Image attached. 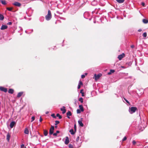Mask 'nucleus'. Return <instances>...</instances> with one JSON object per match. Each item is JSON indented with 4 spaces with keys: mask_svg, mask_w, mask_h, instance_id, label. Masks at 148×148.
I'll return each instance as SVG.
<instances>
[{
    "mask_svg": "<svg viewBox=\"0 0 148 148\" xmlns=\"http://www.w3.org/2000/svg\"><path fill=\"white\" fill-rule=\"evenodd\" d=\"M79 100L81 103H82L83 102V99L82 97L80 98Z\"/></svg>",
    "mask_w": 148,
    "mask_h": 148,
    "instance_id": "2f4dec72",
    "label": "nucleus"
},
{
    "mask_svg": "<svg viewBox=\"0 0 148 148\" xmlns=\"http://www.w3.org/2000/svg\"><path fill=\"white\" fill-rule=\"evenodd\" d=\"M60 133V131H59L57 130L56 132V133L57 134L58 133Z\"/></svg>",
    "mask_w": 148,
    "mask_h": 148,
    "instance_id": "6e6d98bb",
    "label": "nucleus"
},
{
    "mask_svg": "<svg viewBox=\"0 0 148 148\" xmlns=\"http://www.w3.org/2000/svg\"><path fill=\"white\" fill-rule=\"evenodd\" d=\"M101 18H102V17L101 16L100 18H99V20L100 21V22H101Z\"/></svg>",
    "mask_w": 148,
    "mask_h": 148,
    "instance_id": "864d4df0",
    "label": "nucleus"
},
{
    "mask_svg": "<svg viewBox=\"0 0 148 148\" xmlns=\"http://www.w3.org/2000/svg\"><path fill=\"white\" fill-rule=\"evenodd\" d=\"M0 90L2 91L6 92L7 91V89L2 86H0Z\"/></svg>",
    "mask_w": 148,
    "mask_h": 148,
    "instance_id": "423d86ee",
    "label": "nucleus"
},
{
    "mask_svg": "<svg viewBox=\"0 0 148 148\" xmlns=\"http://www.w3.org/2000/svg\"><path fill=\"white\" fill-rule=\"evenodd\" d=\"M121 67L122 68H125V67L124 66H122Z\"/></svg>",
    "mask_w": 148,
    "mask_h": 148,
    "instance_id": "bf43d9fd",
    "label": "nucleus"
},
{
    "mask_svg": "<svg viewBox=\"0 0 148 148\" xmlns=\"http://www.w3.org/2000/svg\"><path fill=\"white\" fill-rule=\"evenodd\" d=\"M55 122V125H57L58 124L60 123L59 121H56Z\"/></svg>",
    "mask_w": 148,
    "mask_h": 148,
    "instance_id": "72a5a7b5",
    "label": "nucleus"
},
{
    "mask_svg": "<svg viewBox=\"0 0 148 148\" xmlns=\"http://www.w3.org/2000/svg\"><path fill=\"white\" fill-rule=\"evenodd\" d=\"M79 109L82 112H83L84 111V108L83 106L82 105H80L79 106Z\"/></svg>",
    "mask_w": 148,
    "mask_h": 148,
    "instance_id": "6ab92c4d",
    "label": "nucleus"
},
{
    "mask_svg": "<svg viewBox=\"0 0 148 148\" xmlns=\"http://www.w3.org/2000/svg\"><path fill=\"white\" fill-rule=\"evenodd\" d=\"M42 118L40 116V119L39 121H40V122H41L42 121Z\"/></svg>",
    "mask_w": 148,
    "mask_h": 148,
    "instance_id": "8fccbe9b",
    "label": "nucleus"
},
{
    "mask_svg": "<svg viewBox=\"0 0 148 148\" xmlns=\"http://www.w3.org/2000/svg\"><path fill=\"white\" fill-rule=\"evenodd\" d=\"M44 17H40V21H43L44 20Z\"/></svg>",
    "mask_w": 148,
    "mask_h": 148,
    "instance_id": "c9c22d12",
    "label": "nucleus"
},
{
    "mask_svg": "<svg viewBox=\"0 0 148 148\" xmlns=\"http://www.w3.org/2000/svg\"><path fill=\"white\" fill-rule=\"evenodd\" d=\"M69 148H73V146L72 145L69 144Z\"/></svg>",
    "mask_w": 148,
    "mask_h": 148,
    "instance_id": "a19ab883",
    "label": "nucleus"
},
{
    "mask_svg": "<svg viewBox=\"0 0 148 148\" xmlns=\"http://www.w3.org/2000/svg\"><path fill=\"white\" fill-rule=\"evenodd\" d=\"M53 135L54 136H56L57 135V134L56 133H53Z\"/></svg>",
    "mask_w": 148,
    "mask_h": 148,
    "instance_id": "09e8293b",
    "label": "nucleus"
},
{
    "mask_svg": "<svg viewBox=\"0 0 148 148\" xmlns=\"http://www.w3.org/2000/svg\"><path fill=\"white\" fill-rule=\"evenodd\" d=\"M19 28H20V29L21 30V29H22L21 27H19Z\"/></svg>",
    "mask_w": 148,
    "mask_h": 148,
    "instance_id": "0e129e2a",
    "label": "nucleus"
},
{
    "mask_svg": "<svg viewBox=\"0 0 148 148\" xmlns=\"http://www.w3.org/2000/svg\"><path fill=\"white\" fill-rule=\"evenodd\" d=\"M67 117L69 119H70V117L69 116H71L72 115V113L71 111H69L66 113Z\"/></svg>",
    "mask_w": 148,
    "mask_h": 148,
    "instance_id": "ddd939ff",
    "label": "nucleus"
},
{
    "mask_svg": "<svg viewBox=\"0 0 148 148\" xmlns=\"http://www.w3.org/2000/svg\"><path fill=\"white\" fill-rule=\"evenodd\" d=\"M23 92H18L17 96V97L19 98L21 97L23 94Z\"/></svg>",
    "mask_w": 148,
    "mask_h": 148,
    "instance_id": "2eb2a0df",
    "label": "nucleus"
},
{
    "mask_svg": "<svg viewBox=\"0 0 148 148\" xmlns=\"http://www.w3.org/2000/svg\"><path fill=\"white\" fill-rule=\"evenodd\" d=\"M8 26L6 25H3L1 28V30H4L5 29H6L8 28Z\"/></svg>",
    "mask_w": 148,
    "mask_h": 148,
    "instance_id": "1a4fd4ad",
    "label": "nucleus"
},
{
    "mask_svg": "<svg viewBox=\"0 0 148 148\" xmlns=\"http://www.w3.org/2000/svg\"><path fill=\"white\" fill-rule=\"evenodd\" d=\"M48 113H49V112L48 111H47L45 112V113L46 114H48Z\"/></svg>",
    "mask_w": 148,
    "mask_h": 148,
    "instance_id": "4d7b16f0",
    "label": "nucleus"
},
{
    "mask_svg": "<svg viewBox=\"0 0 148 148\" xmlns=\"http://www.w3.org/2000/svg\"><path fill=\"white\" fill-rule=\"evenodd\" d=\"M83 89H81L80 91V93L82 94V97L84 96V93L83 92Z\"/></svg>",
    "mask_w": 148,
    "mask_h": 148,
    "instance_id": "c85d7f7f",
    "label": "nucleus"
},
{
    "mask_svg": "<svg viewBox=\"0 0 148 148\" xmlns=\"http://www.w3.org/2000/svg\"><path fill=\"white\" fill-rule=\"evenodd\" d=\"M24 133L25 134H29V131L27 128H25L24 130Z\"/></svg>",
    "mask_w": 148,
    "mask_h": 148,
    "instance_id": "aec40b11",
    "label": "nucleus"
},
{
    "mask_svg": "<svg viewBox=\"0 0 148 148\" xmlns=\"http://www.w3.org/2000/svg\"><path fill=\"white\" fill-rule=\"evenodd\" d=\"M89 14L88 12H85L84 13V16L85 18L87 19V17L88 16H89Z\"/></svg>",
    "mask_w": 148,
    "mask_h": 148,
    "instance_id": "9d476101",
    "label": "nucleus"
},
{
    "mask_svg": "<svg viewBox=\"0 0 148 148\" xmlns=\"http://www.w3.org/2000/svg\"><path fill=\"white\" fill-rule=\"evenodd\" d=\"M81 110L79 109H77V113L78 114L80 113H81Z\"/></svg>",
    "mask_w": 148,
    "mask_h": 148,
    "instance_id": "f704fd0d",
    "label": "nucleus"
},
{
    "mask_svg": "<svg viewBox=\"0 0 148 148\" xmlns=\"http://www.w3.org/2000/svg\"><path fill=\"white\" fill-rule=\"evenodd\" d=\"M143 22L145 24H146L148 23V20L144 19L143 20Z\"/></svg>",
    "mask_w": 148,
    "mask_h": 148,
    "instance_id": "4be33fe9",
    "label": "nucleus"
},
{
    "mask_svg": "<svg viewBox=\"0 0 148 148\" xmlns=\"http://www.w3.org/2000/svg\"><path fill=\"white\" fill-rule=\"evenodd\" d=\"M116 1L119 3H123L125 0H116Z\"/></svg>",
    "mask_w": 148,
    "mask_h": 148,
    "instance_id": "393cba45",
    "label": "nucleus"
},
{
    "mask_svg": "<svg viewBox=\"0 0 148 148\" xmlns=\"http://www.w3.org/2000/svg\"><path fill=\"white\" fill-rule=\"evenodd\" d=\"M13 4L15 6L18 7H19L21 5V4L18 2H15L13 3Z\"/></svg>",
    "mask_w": 148,
    "mask_h": 148,
    "instance_id": "6e6552de",
    "label": "nucleus"
},
{
    "mask_svg": "<svg viewBox=\"0 0 148 148\" xmlns=\"http://www.w3.org/2000/svg\"><path fill=\"white\" fill-rule=\"evenodd\" d=\"M69 143V140L68 137H66L65 141V144L66 145L68 144Z\"/></svg>",
    "mask_w": 148,
    "mask_h": 148,
    "instance_id": "4468645a",
    "label": "nucleus"
},
{
    "mask_svg": "<svg viewBox=\"0 0 148 148\" xmlns=\"http://www.w3.org/2000/svg\"><path fill=\"white\" fill-rule=\"evenodd\" d=\"M123 98L125 101L129 105H130V103L129 102V101H128L125 98Z\"/></svg>",
    "mask_w": 148,
    "mask_h": 148,
    "instance_id": "c756f323",
    "label": "nucleus"
},
{
    "mask_svg": "<svg viewBox=\"0 0 148 148\" xmlns=\"http://www.w3.org/2000/svg\"><path fill=\"white\" fill-rule=\"evenodd\" d=\"M91 18H89V20H91Z\"/></svg>",
    "mask_w": 148,
    "mask_h": 148,
    "instance_id": "69168bd1",
    "label": "nucleus"
},
{
    "mask_svg": "<svg viewBox=\"0 0 148 148\" xmlns=\"http://www.w3.org/2000/svg\"><path fill=\"white\" fill-rule=\"evenodd\" d=\"M137 110V108L136 107H132L129 109V111L131 114L135 112Z\"/></svg>",
    "mask_w": 148,
    "mask_h": 148,
    "instance_id": "7ed1b4c3",
    "label": "nucleus"
},
{
    "mask_svg": "<svg viewBox=\"0 0 148 148\" xmlns=\"http://www.w3.org/2000/svg\"><path fill=\"white\" fill-rule=\"evenodd\" d=\"M54 130V127L52 125H51V127L49 130V134L50 135H51L53 134Z\"/></svg>",
    "mask_w": 148,
    "mask_h": 148,
    "instance_id": "20e7f679",
    "label": "nucleus"
},
{
    "mask_svg": "<svg viewBox=\"0 0 148 148\" xmlns=\"http://www.w3.org/2000/svg\"><path fill=\"white\" fill-rule=\"evenodd\" d=\"M7 25H11L12 24V23L11 22H8L7 23Z\"/></svg>",
    "mask_w": 148,
    "mask_h": 148,
    "instance_id": "a18cd8bd",
    "label": "nucleus"
},
{
    "mask_svg": "<svg viewBox=\"0 0 148 148\" xmlns=\"http://www.w3.org/2000/svg\"><path fill=\"white\" fill-rule=\"evenodd\" d=\"M131 47L132 48H133L134 47V46L133 45H132L131 46Z\"/></svg>",
    "mask_w": 148,
    "mask_h": 148,
    "instance_id": "3c124183",
    "label": "nucleus"
},
{
    "mask_svg": "<svg viewBox=\"0 0 148 148\" xmlns=\"http://www.w3.org/2000/svg\"><path fill=\"white\" fill-rule=\"evenodd\" d=\"M48 134V131L47 130H44V134L45 136H47V135Z\"/></svg>",
    "mask_w": 148,
    "mask_h": 148,
    "instance_id": "5701e85b",
    "label": "nucleus"
},
{
    "mask_svg": "<svg viewBox=\"0 0 148 148\" xmlns=\"http://www.w3.org/2000/svg\"><path fill=\"white\" fill-rule=\"evenodd\" d=\"M125 56V54L123 53L119 55L118 57V58L119 60H121Z\"/></svg>",
    "mask_w": 148,
    "mask_h": 148,
    "instance_id": "0eeeda50",
    "label": "nucleus"
},
{
    "mask_svg": "<svg viewBox=\"0 0 148 148\" xmlns=\"http://www.w3.org/2000/svg\"><path fill=\"white\" fill-rule=\"evenodd\" d=\"M143 36L144 37H146L147 36V34L146 32H144L143 34Z\"/></svg>",
    "mask_w": 148,
    "mask_h": 148,
    "instance_id": "7c9ffc66",
    "label": "nucleus"
},
{
    "mask_svg": "<svg viewBox=\"0 0 148 148\" xmlns=\"http://www.w3.org/2000/svg\"><path fill=\"white\" fill-rule=\"evenodd\" d=\"M14 90L13 89L10 88L8 90V92L9 93L12 94L14 93Z\"/></svg>",
    "mask_w": 148,
    "mask_h": 148,
    "instance_id": "f3484780",
    "label": "nucleus"
},
{
    "mask_svg": "<svg viewBox=\"0 0 148 148\" xmlns=\"http://www.w3.org/2000/svg\"><path fill=\"white\" fill-rule=\"evenodd\" d=\"M25 32H26V33H27V34L30 33H28V32H27V31H25Z\"/></svg>",
    "mask_w": 148,
    "mask_h": 148,
    "instance_id": "052dcab7",
    "label": "nucleus"
},
{
    "mask_svg": "<svg viewBox=\"0 0 148 148\" xmlns=\"http://www.w3.org/2000/svg\"><path fill=\"white\" fill-rule=\"evenodd\" d=\"M69 132L71 133V134L72 135L74 134L75 132H74L73 129H71L69 130Z\"/></svg>",
    "mask_w": 148,
    "mask_h": 148,
    "instance_id": "b1692460",
    "label": "nucleus"
},
{
    "mask_svg": "<svg viewBox=\"0 0 148 148\" xmlns=\"http://www.w3.org/2000/svg\"><path fill=\"white\" fill-rule=\"evenodd\" d=\"M65 107L64 106H63L62 107V108H60V110L62 111V113L63 114H64L66 112V110L65 109Z\"/></svg>",
    "mask_w": 148,
    "mask_h": 148,
    "instance_id": "9b49d317",
    "label": "nucleus"
},
{
    "mask_svg": "<svg viewBox=\"0 0 148 148\" xmlns=\"http://www.w3.org/2000/svg\"><path fill=\"white\" fill-rule=\"evenodd\" d=\"M56 116L57 117H58L60 119L62 118V116L60 115V114L59 113H57L56 114Z\"/></svg>",
    "mask_w": 148,
    "mask_h": 148,
    "instance_id": "cd10ccee",
    "label": "nucleus"
},
{
    "mask_svg": "<svg viewBox=\"0 0 148 148\" xmlns=\"http://www.w3.org/2000/svg\"><path fill=\"white\" fill-rule=\"evenodd\" d=\"M4 18L3 15L1 14H0V20H3Z\"/></svg>",
    "mask_w": 148,
    "mask_h": 148,
    "instance_id": "a878e982",
    "label": "nucleus"
},
{
    "mask_svg": "<svg viewBox=\"0 0 148 148\" xmlns=\"http://www.w3.org/2000/svg\"><path fill=\"white\" fill-rule=\"evenodd\" d=\"M78 123L79 125L81 127H82L84 126V124L81 121L79 120L78 121Z\"/></svg>",
    "mask_w": 148,
    "mask_h": 148,
    "instance_id": "a211bd4d",
    "label": "nucleus"
},
{
    "mask_svg": "<svg viewBox=\"0 0 148 148\" xmlns=\"http://www.w3.org/2000/svg\"><path fill=\"white\" fill-rule=\"evenodd\" d=\"M32 120L31 122L33 121L35 119V117L34 116H33L32 117Z\"/></svg>",
    "mask_w": 148,
    "mask_h": 148,
    "instance_id": "79ce46f5",
    "label": "nucleus"
},
{
    "mask_svg": "<svg viewBox=\"0 0 148 148\" xmlns=\"http://www.w3.org/2000/svg\"><path fill=\"white\" fill-rule=\"evenodd\" d=\"M127 139V137L126 136H125L122 140V141L125 140Z\"/></svg>",
    "mask_w": 148,
    "mask_h": 148,
    "instance_id": "ea45409f",
    "label": "nucleus"
},
{
    "mask_svg": "<svg viewBox=\"0 0 148 148\" xmlns=\"http://www.w3.org/2000/svg\"><path fill=\"white\" fill-rule=\"evenodd\" d=\"M141 5H142L143 6H144L145 5V3L144 2H142Z\"/></svg>",
    "mask_w": 148,
    "mask_h": 148,
    "instance_id": "de8ad7c7",
    "label": "nucleus"
},
{
    "mask_svg": "<svg viewBox=\"0 0 148 148\" xmlns=\"http://www.w3.org/2000/svg\"><path fill=\"white\" fill-rule=\"evenodd\" d=\"M10 137V135L9 133H8L7 135V140L8 142H9Z\"/></svg>",
    "mask_w": 148,
    "mask_h": 148,
    "instance_id": "dca6fc26",
    "label": "nucleus"
},
{
    "mask_svg": "<svg viewBox=\"0 0 148 148\" xmlns=\"http://www.w3.org/2000/svg\"><path fill=\"white\" fill-rule=\"evenodd\" d=\"M94 23H95V21L94 22Z\"/></svg>",
    "mask_w": 148,
    "mask_h": 148,
    "instance_id": "774afa93",
    "label": "nucleus"
},
{
    "mask_svg": "<svg viewBox=\"0 0 148 148\" xmlns=\"http://www.w3.org/2000/svg\"><path fill=\"white\" fill-rule=\"evenodd\" d=\"M82 83L81 82V81H79V83L78 84H79L80 85H82Z\"/></svg>",
    "mask_w": 148,
    "mask_h": 148,
    "instance_id": "49530a36",
    "label": "nucleus"
},
{
    "mask_svg": "<svg viewBox=\"0 0 148 148\" xmlns=\"http://www.w3.org/2000/svg\"><path fill=\"white\" fill-rule=\"evenodd\" d=\"M1 2L2 4L4 5L6 4V1L5 0H1Z\"/></svg>",
    "mask_w": 148,
    "mask_h": 148,
    "instance_id": "bb28decb",
    "label": "nucleus"
},
{
    "mask_svg": "<svg viewBox=\"0 0 148 148\" xmlns=\"http://www.w3.org/2000/svg\"><path fill=\"white\" fill-rule=\"evenodd\" d=\"M132 143L134 145H135L136 144V142L135 140H133L132 141Z\"/></svg>",
    "mask_w": 148,
    "mask_h": 148,
    "instance_id": "4c0bfd02",
    "label": "nucleus"
},
{
    "mask_svg": "<svg viewBox=\"0 0 148 148\" xmlns=\"http://www.w3.org/2000/svg\"><path fill=\"white\" fill-rule=\"evenodd\" d=\"M87 73H85V75H85H85H87Z\"/></svg>",
    "mask_w": 148,
    "mask_h": 148,
    "instance_id": "680f3d73",
    "label": "nucleus"
},
{
    "mask_svg": "<svg viewBox=\"0 0 148 148\" xmlns=\"http://www.w3.org/2000/svg\"><path fill=\"white\" fill-rule=\"evenodd\" d=\"M101 13H102V12H101V10L100 8H98L97 9V11L96 12V14H99V15H97V17H96L95 18V19L96 20H98V19L99 18V17H100L99 15L101 14Z\"/></svg>",
    "mask_w": 148,
    "mask_h": 148,
    "instance_id": "f03ea898",
    "label": "nucleus"
},
{
    "mask_svg": "<svg viewBox=\"0 0 148 148\" xmlns=\"http://www.w3.org/2000/svg\"><path fill=\"white\" fill-rule=\"evenodd\" d=\"M24 146V145L23 144L21 145V147H23Z\"/></svg>",
    "mask_w": 148,
    "mask_h": 148,
    "instance_id": "13d9d810",
    "label": "nucleus"
},
{
    "mask_svg": "<svg viewBox=\"0 0 148 148\" xmlns=\"http://www.w3.org/2000/svg\"><path fill=\"white\" fill-rule=\"evenodd\" d=\"M80 88V85L79 84H78L77 87L78 89H79Z\"/></svg>",
    "mask_w": 148,
    "mask_h": 148,
    "instance_id": "603ef678",
    "label": "nucleus"
},
{
    "mask_svg": "<svg viewBox=\"0 0 148 148\" xmlns=\"http://www.w3.org/2000/svg\"><path fill=\"white\" fill-rule=\"evenodd\" d=\"M101 74H98V75H97L96 74H95L94 76V78H95V80H97L98 79L101 77Z\"/></svg>",
    "mask_w": 148,
    "mask_h": 148,
    "instance_id": "39448f33",
    "label": "nucleus"
},
{
    "mask_svg": "<svg viewBox=\"0 0 148 148\" xmlns=\"http://www.w3.org/2000/svg\"><path fill=\"white\" fill-rule=\"evenodd\" d=\"M95 13V12H94V11H92V14H94Z\"/></svg>",
    "mask_w": 148,
    "mask_h": 148,
    "instance_id": "e2e57ef3",
    "label": "nucleus"
},
{
    "mask_svg": "<svg viewBox=\"0 0 148 148\" xmlns=\"http://www.w3.org/2000/svg\"><path fill=\"white\" fill-rule=\"evenodd\" d=\"M15 122L14 121L11 122L10 124V127L11 128H12L15 124Z\"/></svg>",
    "mask_w": 148,
    "mask_h": 148,
    "instance_id": "f8f14e48",
    "label": "nucleus"
},
{
    "mask_svg": "<svg viewBox=\"0 0 148 148\" xmlns=\"http://www.w3.org/2000/svg\"><path fill=\"white\" fill-rule=\"evenodd\" d=\"M52 17L51 14V11L48 10V14L45 16V19L47 21L50 20Z\"/></svg>",
    "mask_w": 148,
    "mask_h": 148,
    "instance_id": "f257e3e1",
    "label": "nucleus"
},
{
    "mask_svg": "<svg viewBox=\"0 0 148 148\" xmlns=\"http://www.w3.org/2000/svg\"><path fill=\"white\" fill-rule=\"evenodd\" d=\"M142 31V29H139L138 30V32H141Z\"/></svg>",
    "mask_w": 148,
    "mask_h": 148,
    "instance_id": "5fc2aeb1",
    "label": "nucleus"
},
{
    "mask_svg": "<svg viewBox=\"0 0 148 148\" xmlns=\"http://www.w3.org/2000/svg\"><path fill=\"white\" fill-rule=\"evenodd\" d=\"M115 72V71L114 70L111 69L110 72L108 73V75H110L112 73H114Z\"/></svg>",
    "mask_w": 148,
    "mask_h": 148,
    "instance_id": "412c9836",
    "label": "nucleus"
},
{
    "mask_svg": "<svg viewBox=\"0 0 148 148\" xmlns=\"http://www.w3.org/2000/svg\"><path fill=\"white\" fill-rule=\"evenodd\" d=\"M74 129L75 131L76 132V126L75 124L74 125Z\"/></svg>",
    "mask_w": 148,
    "mask_h": 148,
    "instance_id": "37998d69",
    "label": "nucleus"
},
{
    "mask_svg": "<svg viewBox=\"0 0 148 148\" xmlns=\"http://www.w3.org/2000/svg\"><path fill=\"white\" fill-rule=\"evenodd\" d=\"M85 77V76L83 74L81 75V78H84Z\"/></svg>",
    "mask_w": 148,
    "mask_h": 148,
    "instance_id": "c03bdc74",
    "label": "nucleus"
},
{
    "mask_svg": "<svg viewBox=\"0 0 148 148\" xmlns=\"http://www.w3.org/2000/svg\"><path fill=\"white\" fill-rule=\"evenodd\" d=\"M79 136H77L76 139V141L77 142H78V141H79Z\"/></svg>",
    "mask_w": 148,
    "mask_h": 148,
    "instance_id": "58836bf2",
    "label": "nucleus"
},
{
    "mask_svg": "<svg viewBox=\"0 0 148 148\" xmlns=\"http://www.w3.org/2000/svg\"><path fill=\"white\" fill-rule=\"evenodd\" d=\"M51 116L53 117V118H56V116H55L54 114H53L51 115Z\"/></svg>",
    "mask_w": 148,
    "mask_h": 148,
    "instance_id": "e433bc0d",
    "label": "nucleus"
},
{
    "mask_svg": "<svg viewBox=\"0 0 148 148\" xmlns=\"http://www.w3.org/2000/svg\"><path fill=\"white\" fill-rule=\"evenodd\" d=\"M7 9L9 11H11L12 9V8H7Z\"/></svg>",
    "mask_w": 148,
    "mask_h": 148,
    "instance_id": "473e14b6",
    "label": "nucleus"
},
{
    "mask_svg": "<svg viewBox=\"0 0 148 148\" xmlns=\"http://www.w3.org/2000/svg\"><path fill=\"white\" fill-rule=\"evenodd\" d=\"M105 5V4H104V5H103V4H102V6H103V5Z\"/></svg>",
    "mask_w": 148,
    "mask_h": 148,
    "instance_id": "338daca9",
    "label": "nucleus"
}]
</instances>
